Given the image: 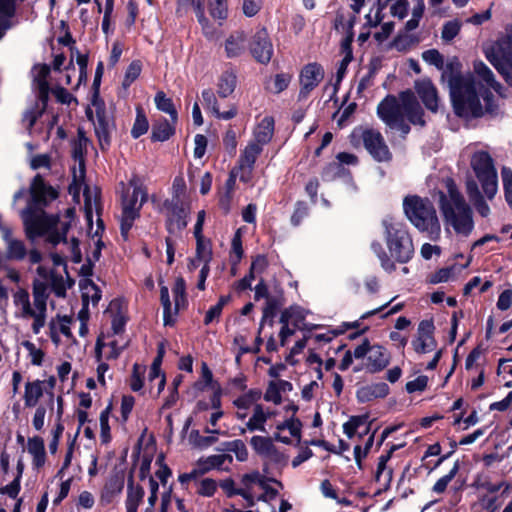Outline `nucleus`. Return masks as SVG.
Segmentation results:
<instances>
[{
    "instance_id": "nucleus-1",
    "label": "nucleus",
    "mask_w": 512,
    "mask_h": 512,
    "mask_svg": "<svg viewBox=\"0 0 512 512\" xmlns=\"http://www.w3.org/2000/svg\"><path fill=\"white\" fill-rule=\"evenodd\" d=\"M30 194L31 201L20 213L26 237L30 241H34L40 236H46V241L52 245L65 242L72 260L79 263L82 256L78 240L72 238L69 243L66 241L70 222L61 220L55 215H48L42 208L57 198V191L52 186L47 185L40 175H36L30 186Z\"/></svg>"
},
{
    "instance_id": "nucleus-2",
    "label": "nucleus",
    "mask_w": 512,
    "mask_h": 512,
    "mask_svg": "<svg viewBox=\"0 0 512 512\" xmlns=\"http://www.w3.org/2000/svg\"><path fill=\"white\" fill-rule=\"evenodd\" d=\"M448 84L455 113L466 119L493 111L491 89L501 94V85L482 61L474 62L472 74L451 76Z\"/></svg>"
},
{
    "instance_id": "nucleus-3",
    "label": "nucleus",
    "mask_w": 512,
    "mask_h": 512,
    "mask_svg": "<svg viewBox=\"0 0 512 512\" xmlns=\"http://www.w3.org/2000/svg\"><path fill=\"white\" fill-rule=\"evenodd\" d=\"M37 276L33 281V305L26 290H18L13 295V301L22 318H32V330L38 334L46 322L48 289L50 288L58 297L65 296L66 284L62 274L57 273L45 265L36 270Z\"/></svg>"
},
{
    "instance_id": "nucleus-4",
    "label": "nucleus",
    "mask_w": 512,
    "mask_h": 512,
    "mask_svg": "<svg viewBox=\"0 0 512 512\" xmlns=\"http://www.w3.org/2000/svg\"><path fill=\"white\" fill-rule=\"evenodd\" d=\"M381 224L389 253L383 249L379 242H372L371 248L380 260L382 268L392 272L395 270L392 259L400 263H406L412 258L414 253L413 242L405 225L399 220L386 216Z\"/></svg>"
},
{
    "instance_id": "nucleus-5",
    "label": "nucleus",
    "mask_w": 512,
    "mask_h": 512,
    "mask_svg": "<svg viewBox=\"0 0 512 512\" xmlns=\"http://www.w3.org/2000/svg\"><path fill=\"white\" fill-rule=\"evenodd\" d=\"M377 114L387 126L404 134L410 130L405 119L412 124L424 125L422 108L410 90L400 93L399 98L387 96L379 103Z\"/></svg>"
},
{
    "instance_id": "nucleus-6",
    "label": "nucleus",
    "mask_w": 512,
    "mask_h": 512,
    "mask_svg": "<svg viewBox=\"0 0 512 512\" xmlns=\"http://www.w3.org/2000/svg\"><path fill=\"white\" fill-rule=\"evenodd\" d=\"M446 189L447 195L440 193V209L446 228L451 227L457 235L468 237L474 229L472 210L453 180H446Z\"/></svg>"
},
{
    "instance_id": "nucleus-7",
    "label": "nucleus",
    "mask_w": 512,
    "mask_h": 512,
    "mask_svg": "<svg viewBox=\"0 0 512 512\" xmlns=\"http://www.w3.org/2000/svg\"><path fill=\"white\" fill-rule=\"evenodd\" d=\"M403 209L409 221L421 232L427 233L433 241L441 236V226L434 206L428 199L418 196H407L403 201Z\"/></svg>"
},
{
    "instance_id": "nucleus-8",
    "label": "nucleus",
    "mask_w": 512,
    "mask_h": 512,
    "mask_svg": "<svg viewBox=\"0 0 512 512\" xmlns=\"http://www.w3.org/2000/svg\"><path fill=\"white\" fill-rule=\"evenodd\" d=\"M146 200L147 193L144 188L138 184L137 180H130L122 193L121 201L120 229L124 239L128 238L129 232L135 220L139 217L140 210Z\"/></svg>"
},
{
    "instance_id": "nucleus-9",
    "label": "nucleus",
    "mask_w": 512,
    "mask_h": 512,
    "mask_svg": "<svg viewBox=\"0 0 512 512\" xmlns=\"http://www.w3.org/2000/svg\"><path fill=\"white\" fill-rule=\"evenodd\" d=\"M471 166L486 198L492 200L498 191V175L491 156L487 152H476Z\"/></svg>"
},
{
    "instance_id": "nucleus-10",
    "label": "nucleus",
    "mask_w": 512,
    "mask_h": 512,
    "mask_svg": "<svg viewBox=\"0 0 512 512\" xmlns=\"http://www.w3.org/2000/svg\"><path fill=\"white\" fill-rule=\"evenodd\" d=\"M484 53L488 61L512 85V36H506L485 47Z\"/></svg>"
},
{
    "instance_id": "nucleus-11",
    "label": "nucleus",
    "mask_w": 512,
    "mask_h": 512,
    "mask_svg": "<svg viewBox=\"0 0 512 512\" xmlns=\"http://www.w3.org/2000/svg\"><path fill=\"white\" fill-rule=\"evenodd\" d=\"M355 359H365L364 368L367 372L377 373L384 370L390 363V353L379 344L371 345L365 339L360 345L353 350Z\"/></svg>"
},
{
    "instance_id": "nucleus-12",
    "label": "nucleus",
    "mask_w": 512,
    "mask_h": 512,
    "mask_svg": "<svg viewBox=\"0 0 512 512\" xmlns=\"http://www.w3.org/2000/svg\"><path fill=\"white\" fill-rule=\"evenodd\" d=\"M287 417L275 426L273 438L287 445H298L302 438V423L295 417L298 406L289 403L285 406Z\"/></svg>"
},
{
    "instance_id": "nucleus-13",
    "label": "nucleus",
    "mask_w": 512,
    "mask_h": 512,
    "mask_svg": "<svg viewBox=\"0 0 512 512\" xmlns=\"http://www.w3.org/2000/svg\"><path fill=\"white\" fill-rule=\"evenodd\" d=\"M87 114L93 121L95 133L101 148H106L110 143V134L114 125L111 115L104 107L103 101L95 97L92 100V108L87 111Z\"/></svg>"
},
{
    "instance_id": "nucleus-14",
    "label": "nucleus",
    "mask_w": 512,
    "mask_h": 512,
    "mask_svg": "<svg viewBox=\"0 0 512 512\" xmlns=\"http://www.w3.org/2000/svg\"><path fill=\"white\" fill-rule=\"evenodd\" d=\"M186 284L182 277H178L172 289L175 307L172 308L169 290L166 286L160 287V299L163 306L164 325H171L174 322V316L177 311L186 304Z\"/></svg>"
},
{
    "instance_id": "nucleus-15",
    "label": "nucleus",
    "mask_w": 512,
    "mask_h": 512,
    "mask_svg": "<svg viewBox=\"0 0 512 512\" xmlns=\"http://www.w3.org/2000/svg\"><path fill=\"white\" fill-rule=\"evenodd\" d=\"M424 1L417 0L416 5L412 9L411 18L405 23V32L399 33L392 42V47L397 51L404 52L416 46L420 39L409 32L415 30L419 26V22L424 13Z\"/></svg>"
},
{
    "instance_id": "nucleus-16",
    "label": "nucleus",
    "mask_w": 512,
    "mask_h": 512,
    "mask_svg": "<svg viewBox=\"0 0 512 512\" xmlns=\"http://www.w3.org/2000/svg\"><path fill=\"white\" fill-rule=\"evenodd\" d=\"M129 345L127 336H111L102 334L97 338L95 345L96 360H115Z\"/></svg>"
},
{
    "instance_id": "nucleus-17",
    "label": "nucleus",
    "mask_w": 512,
    "mask_h": 512,
    "mask_svg": "<svg viewBox=\"0 0 512 512\" xmlns=\"http://www.w3.org/2000/svg\"><path fill=\"white\" fill-rule=\"evenodd\" d=\"M221 409L220 395L215 393L210 400V404L199 401L195 408V415L207 422L204 431L208 434H221L217 428L218 421L223 417Z\"/></svg>"
},
{
    "instance_id": "nucleus-18",
    "label": "nucleus",
    "mask_w": 512,
    "mask_h": 512,
    "mask_svg": "<svg viewBox=\"0 0 512 512\" xmlns=\"http://www.w3.org/2000/svg\"><path fill=\"white\" fill-rule=\"evenodd\" d=\"M264 485L261 486L257 501H263L268 505L270 512H287L292 505L285 499L278 497L282 484L275 479L265 478Z\"/></svg>"
},
{
    "instance_id": "nucleus-19",
    "label": "nucleus",
    "mask_w": 512,
    "mask_h": 512,
    "mask_svg": "<svg viewBox=\"0 0 512 512\" xmlns=\"http://www.w3.org/2000/svg\"><path fill=\"white\" fill-rule=\"evenodd\" d=\"M167 215V228L170 233H177L187 225V217L190 212L189 204H184L177 196L165 203Z\"/></svg>"
},
{
    "instance_id": "nucleus-20",
    "label": "nucleus",
    "mask_w": 512,
    "mask_h": 512,
    "mask_svg": "<svg viewBox=\"0 0 512 512\" xmlns=\"http://www.w3.org/2000/svg\"><path fill=\"white\" fill-rule=\"evenodd\" d=\"M364 146L369 154L378 162L388 161L391 153L381 133L374 129H365L360 132Z\"/></svg>"
},
{
    "instance_id": "nucleus-21",
    "label": "nucleus",
    "mask_w": 512,
    "mask_h": 512,
    "mask_svg": "<svg viewBox=\"0 0 512 512\" xmlns=\"http://www.w3.org/2000/svg\"><path fill=\"white\" fill-rule=\"evenodd\" d=\"M263 147L260 146L257 142H248V144L241 151L240 157L238 159L237 169L239 170V179L244 182H250L252 178V172L254 169V164L261 154Z\"/></svg>"
},
{
    "instance_id": "nucleus-22",
    "label": "nucleus",
    "mask_w": 512,
    "mask_h": 512,
    "mask_svg": "<svg viewBox=\"0 0 512 512\" xmlns=\"http://www.w3.org/2000/svg\"><path fill=\"white\" fill-rule=\"evenodd\" d=\"M324 78V70L317 63H309L305 65L299 76L300 91L299 97L306 98L312 90H314Z\"/></svg>"
},
{
    "instance_id": "nucleus-23",
    "label": "nucleus",
    "mask_w": 512,
    "mask_h": 512,
    "mask_svg": "<svg viewBox=\"0 0 512 512\" xmlns=\"http://www.w3.org/2000/svg\"><path fill=\"white\" fill-rule=\"evenodd\" d=\"M265 478L266 477L261 475L258 471L246 473L241 476V497L245 500L247 506L252 507L257 502V489H260L261 486L265 484Z\"/></svg>"
},
{
    "instance_id": "nucleus-24",
    "label": "nucleus",
    "mask_w": 512,
    "mask_h": 512,
    "mask_svg": "<svg viewBox=\"0 0 512 512\" xmlns=\"http://www.w3.org/2000/svg\"><path fill=\"white\" fill-rule=\"evenodd\" d=\"M422 59L427 64L435 66L438 70H442L443 77L448 81L451 76H456L460 73V62L457 59H452L445 64L443 55L436 49L424 51L422 53Z\"/></svg>"
},
{
    "instance_id": "nucleus-25",
    "label": "nucleus",
    "mask_w": 512,
    "mask_h": 512,
    "mask_svg": "<svg viewBox=\"0 0 512 512\" xmlns=\"http://www.w3.org/2000/svg\"><path fill=\"white\" fill-rule=\"evenodd\" d=\"M274 438L265 436H253L250 440L252 449L265 460L272 463H280L285 457L273 443Z\"/></svg>"
},
{
    "instance_id": "nucleus-26",
    "label": "nucleus",
    "mask_w": 512,
    "mask_h": 512,
    "mask_svg": "<svg viewBox=\"0 0 512 512\" xmlns=\"http://www.w3.org/2000/svg\"><path fill=\"white\" fill-rule=\"evenodd\" d=\"M250 49L252 55L258 62L266 64L271 60L273 47L265 29H261L255 33Z\"/></svg>"
},
{
    "instance_id": "nucleus-27",
    "label": "nucleus",
    "mask_w": 512,
    "mask_h": 512,
    "mask_svg": "<svg viewBox=\"0 0 512 512\" xmlns=\"http://www.w3.org/2000/svg\"><path fill=\"white\" fill-rule=\"evenodd\" d=\"M414 88L425 107L432 112H436L439 108V97L431 80L428 78L417 80Z\"/></svg>"
},
{
    "instance_id": "nucleus-28",
    "label": "nucleus",
    "mask_w": 512,
    "mask_h": 512,
    "mask_svg": "<svg viewBox=\"0 0 512 512\" xmlns=\"http://www.w3.org/2000/svg\"><path fill=\"white\" fill-rule=\"evenodd\" d=\"M276 415V411L271 410L269 408H264L261 404H256L253 407L252 415L246 422V428L242 430V433L245 430L250 432L260 431L266 432V423L267 421Z\"/></svg>"
},
{
    "instance_id": "nucleus-29",
    "label": "nucleus",
    "mask_w": 512,
    "mask_h": 512,
    "mask_svg": "<svg viewBox=\"0 0 512 512\" xmlns=\"http://www.w3.org/2000/svg\"><path fill=\"white\" fill-rule=\"evenodd\" d=\"M202 99L205 110L210 112L214 117L221 120H230L237 114V110L234 106H231L229 110L221 112L217 103L216 96L211 89L202 91Z\"/></svg>"
},
{
    "instance_id": "nucleus-30",
    "label": "nucleus",
    "mask_w": 512,
    "mask_h": 512,
    "mask_svg": "<svg viewBox=\"0 0 512 512\" xmlns=\"http://www.w3.org/2000/svg\"><path fill=\"white\" fill-rule=\"evenodd\" d=\"M232 460V456L228 454H214L198 459L196 467L202 475L213 469H222L227 467L232 463Z\"/></svg>"
},
{
    "instance_id": "nucleus-31",
    "label": "nucleus",
    "mask_w": 512,
    "mask_h": 512,
    "mask_svg": "<svg viewBox=\"0 0 512 512\" xmlns=\"http://www.w3.org/2000/svg\"><path fill=\"white\" fill-rule=\"evenodd\" d=\"M49 73L50 68L45 64L34 66L32 71L34 83L38 90V98L44 104L47 103L50 92L49 84L47 81Z\"/></svg>"
},
{
    "instance_id": "nucleus-32",
    "label": "nucleus",
    "mask_w": 512,
    "mask_h": 512,
    "mask_svg": "<svg viewBox=\"0 0 512 512\" xmlns=\"http://www.w3.org/2000/svg\"><path fill=\"white\" fill-rule=\"evenodd\" d=\"M389 393V386L384 382L373 383L360 387L356 396L359 402L366 403L378 398H384Z\"/></svg>"
},
{
    "instance_id": "nucleus-33",
    "label": "nucleus",
    "mask_w": 512,
    "mask_h": 512,
    "mask_svg": "<svg viewBox=\"0 0 512 512\" xmlns=\"http://www.w3.org/2000/svg\"><path fill=\"white\" fill-rule=\"evenodd\" d=\"M124 487V480L119 476L110 477L105 483L100 493L99 502L101 505L106 506L120 495Z\"/></svg>"
},
{
    "instance_id": "nucleus-34",
    "label": "nucleus",
    "mask_w": 512,
    "mask_h": 512,
    "mask_svg": "<svg viewBox=\"0 0 512 512\" xmlns=\"http://www.w3.org/2000/svg\"><path fill=\"white\" fill-rule=\"evenodd\" d=\"M466 192L471 204L476 211L482 216L487 217L490 214V207L479 191L478 185L474 180L466 182Z\"/></svg>"
},
{
    "instance_id": "nucleus-35",
    "label": "nucleus",
    "mask_w": 512,
    "mask_h": 512,
    "mask_svg": "<svg viewBox=\"0 0 512 512\" xmlns=\"http://www.w3.org/2000/svg\"><path fill=\"white\" fill-rule=\"evenodd\" d=\"M6 244V257L11 260H23L27 255L24 242L13 237L12 231L2 237Z\"/></svg>"
},
{
    "instance_id": "nucleus-36",
    "label": "nucleus",
    "mask_w": 512,
    "mask_h": 512,
    "mask_svg": "<svg viewBox=\"0 0 512 512\" xmlns=\"http://www.w3.org/2000/svg\"><path fill=\"white\" fill-rule=\"evenodd\" d=\"M337 163H331L328 165L324 172H323V178L326 180L332 179L336 174H339L340 172H344V169L342 168L343 164L346 165H356L358 160L357 157L354 154L347 153V152H341L336 156Z\"/></svg>"
},
{
    "instance_id": "nucleus-37",
    "label": "nucleus",
    "mask_w": 512,
    "mask_h": 512,
    "mask_svg": "<svg viewBox=\"0 0 512 512\" xmlns=\"http://www.w3.org/2000/svg\"><path fill=\"white\" fill-rule=\"evenodd\" d=\"M88 139L84 135V132L82 130L78 131V138L73 143V158L75 162L79 165V172L77 174L76 170L74 169V181L76 182L77 179L81 180L84 176V160H83V151L87 147Z\"/></svg>"
},
{
    "instance_id": "nucleus-38",
    "label": "nucleus",
    "mask_w": 512,
    "mask_h": 512,
    "mask_svg": "<svg viewBox=\"0 0 512 512\" xmlns=\"http://www.w3.org/2000/svg\"><path fill=\"white\" fill-rule=\"evenodd\" d=\"M274 131V120L271 117H264L257 127L254 130L253 133V139L250 140V142H257L260 144L261 147H263L265 144H267L272 136Z\"/></svg>"
},
{
    "instance_id": "nucleus-39",
    "label": "nucleus",
    "mask_w": 512,
    "mask_h": 512,
    "mask_svg": "<svg viewBox=\"0 0 512 512\" xmlns=\"http://www.w3.org/2000/svg\"><path fill=\"white\" fill-rule=\"evenodd\" d=\"M144 495V489L140 485H135L132 480L129 481L125 499L126 512H138V508L143 502Z\"/></svg>"
},
{
    "instance_id": "nucleus-40",
    "label": "nucleus",
    "mask_w": 512,
    "mask_h": 512,
    "mask_svg": "<svg viewBox=\"0 0 512 512\" xmlns=\"http://www.w3.org/2000/svg\"><path fill=\"white\" fill-rule=\"evenodd\" d=\"M355 21V15H352L348 10L340 9L338 10L334 20V28L345 34L347 38L351 40Z\"/></svg>"
},
{
    "instance_id": "nucleus-41",
    "label": "nucleus",
    "mask_w": 512,
    "mask_h": 512,
    "mask_svg": "<svg viewBox=\"0 0 512 512\" xmlns=\"http://www.w3.org/2000/svg\"><path fill=\"white\" fill-rule=\"evenodd\" d=\"M225 53L228 58L240 56L246 47V37L243 32L231 34L225 41Z\"/></svg>"
},
{
    "instance_id": "nucleus-42",
    "label": "nucleus",
    "mask_w": 512,
    "mask_h": 512,
    "mask_svg": "<svg viewBox=\"0 0 512 512\" xmlns=\"http://www.w3.org/2000/svg\"><path fill=\"white\" fill-rule=\"evenodd\" d=\"M27 450L33 458V465L37 468L42 467L46 460L43 439L40 437L29 438L27 443Z\"/></svg>"
},
{
    "instance_id": "nucleus-43",
    "label": "nucleus",
    "mask_w": 512,
    "mask_h": 512,
    "mask_svg": "<svg viewBox=\"0 0 512 512\" xmlns=\"http://www.w3.org/2000/svg\"><path fill=\"white\" fill-rule=\"evenodd\" d=\"M175 124L165 118L156 120L152 126V139L161 142L168 140L175 132Z\"/></svg>"
},
{
    "instance_id": "nucleus-44",
    "label": "nucleus",
    "mask_w": 512,
    "mask_h": 512,
    "mask_svg": "<svg viewBox=\"0 0 512 512\" xmlns=\"http://www.w3.org/2000/svg\"><path fill=\"white\" fill-rule=\"evenodd\" d=\"M44 383L40 380L27 382L25 385L24 402L27 407H34L43 396Z\"/></svg>"
},
{
    "instance_id": "nucleus-45",
    "label": "nucleus",
    "mask_w": 512,
    "mask_h": 512,
    "mask_svg": "<svg viewBox=\"0 0 512 512\" xmlns=\"http://www.w3.org/2000/svg\"><path fill=\"white\" fill-rule=\"evenodd\" d=\"M196 238V254L197 259L202 263V267H210L212 260V247L210 240L204 236Z\"/></svg>"
},
{
    "instance_id": "nucleus-46",
    "label": "nucleus",
    "mask_w": 512,
    "mask_h": 512,
    "mask_svg": "<svg viewBox=\"0 0 512 512\" xmlns=\"http://www.w3.org/2000/svg\"><path fill=\"white\" fill-rule=\"evenodd\" d=\"M237 77L234 71L227 70L222 73L218 82V94L219 96L226 98L233 93L236 87Z\"/></svg>"
},
{
    "instance_id": "nucleus-47",
    "label": "nucleus",
    "mask_w": 512,
    "mask_h": 512,
    "mask_svg": "<svg viewBox=\"0 0 512 512\" xmlns=\"http://www.w3.org/2000/svg\"><path fill=\"white\" fill-rule=\"evenodd\" d=\"M82 298L84 305L91 303L96 306L101 299V290L91 280H86L82 285Z\"/></svg>"
},
{
    "instance_id": "nucleus-48",
    "label": "nucleus",
    "mask_w": 512,
    "mask_h": 512,
    "mask_svg": "<svg viewBox=\"0 0 512 512\" xmlns=\"http://www.w3.org/2000/svg\"><path fill=\"white\" fill-rule=\"evenodd\" d=\"M298 313V311L294 310H284L280 317V322L282 324V328L280 330V342L281 345L284 346L286 344L287 339L292 336L297 328H294L290 323L292 321L293 314Z\"/></svg>"
},
{
    "instance_id": "nucleus-49",
    "label": "nucleus",
    "mask_w": 512,
    "mask_h": 512,
    "mask_svg": "<svg viewBox=\"0 0 512 512\" xmlns=\"http://www.w3.org/2000/svg\"><path fill=\"white\" fill-rule=\"evenodd\" d=\"M154 101L158 110L167 113L170 116L173 123L177 122L178 115L174 107V104L172 100L168 98L164 92H157Z\"/></svg>"
},
{
    "instance_id": "nucleus-50",
    "label": "nucleus",
    "mask_w": 512,
    "mask_h": 512,
    "mask_svg": "<svg viewBox=\"0 0 512 512\" xmlns=\"http://www.w3.org/2000/svg\"><path fill=\"white\" fill-rule=\"evenodd\" d=\"M261 398V392L257 390H250L247 393L239 396L233 401L234 406L239 410H249L258 404Z\"/></svg>"
},
{
    "instance_id": "nucleus-51",
    "label": "nucleus",
    "mask_w": 512,
    "mask_h": 512,
    "mask_svg": "<svg viewBox=\"0 0 512 512\" xmlns=\"http://www.w3.org/2000/svg\"><path fill=\"white\" fill-rule=\"evenodd\" d=\"M146 367L144 365L135 363L132 368V373L129 379V386L132 391L139 392L144 386V375Z\"/></svg>"
},
{
    "instance_id": "nucleus-52",
    "label": "nucleus",
    "mask_w": 512,
    "mask_h": 512,
    "mask_svg": "<svg viewBox=\"0 0 512 512\" xmlns=\"http://www.w3.org/2000/svg\"><path fill=\"white\" fill-rule=\"evenodd\" d=\"M394 451V448H392L389 452H387L385 455H381L378 459L377 464V470H376V480L381 481L382 479L384 482L388 483L392 479V470L387 468V462L391 458V454Z\"/></svg>"
},
{
    "instance_id": "nucleus-53",
    "label": "nucleus",
    "mask_w": 512,
    "mask_h": 512,
    "mask_svg": "<svg viewBox=\"0 0 512 512\" xmlns=\"http://www.w3.org/2000/svg\"><path fill=\"white\" fill-rule=\"evenodd\" d=\"M369 418L367 414L351 416L347 422L343 424V431L345 435L352 439L356 436L357 431L361 428V426L365 425V421Z\"/></svg>"
},
{
    "instance_id": "nucleus-54",
    "label": "nucleus",
    "mask_w": 512,
    "mask_h": 512,
    "mask_svg": "<svg viewBox=\"0 0 512 512\" xmlns=\"http://www.w3.org/2000/svg\"><path fill=\"white\" fill-rule=\"evenodd\" d=\"M218 484L212 478H201L195 481V491L203 497H212L217 491Z\"/></svg>"
},
{
    "instance_id": "nucleus-55",
    "label": "nucleus",
    "mask_w": 512,
    "mask_h": 512,
    "mask_svg": "<svg viewBox=\"0 0 512 512\" xmlns=\"http://www.w3.org/2000/svg\"><path fill=\"white\" fill-rule=\"evenodd\" d=\"M462 23L457 20H450L444 23L441 32V38L445 42L452 41L460 32Z\"/></svg>"
},
{
    "instance_id": "nucleus-56",
    "label": "nucleus",
    "mask_w": 512,
    "mask_h": 512,
    "mask_svg": "<svg viewBox=\"0 0 512 512\" xmlns=\"http://www.w3.org/2000/svg\"><path fill=\"white\" fill-rule=\"evenodd\" d=\"M292 80V75L289 73H279L272 79V84L269 87L270 91L279 94L288 88Z\"/></svg>"
},
{
    "instance_id": "nucleus-57",
    "label": "nucleus",
    "mask_w": 512,
    "mask_h": 512,
    "mask_svg": "<svg viewBox=\"0 0 512 512\" xmlns=\"http://www.w3.org/2000/svg\"><path fill=\"white\" fill-rule=\"evenodd\" d=\"M149 123L144 113L138 109L135 122L133 124L131 134L133 138H139L148 131Z\"/></svg>"
},
{
    "instance_id": "nucleus-58",
    "label": "nucleus",
    "mask_w": 512,
    "mask_h": 512,
    "mask_svg": "<svg viewBox=\"0 0 512 512\" xmlns=\"http://www.w3.org/2000/svg\"><path fill=\"white\" fill-rule=\"evenodd\" d=\"M208 5L213 18L223 20L227 17V0H209Z\"/></svg>"
},
{
    "instance_id": "nucleus-59",
    "label": "nucleus",
    "mask_w": 512,
    "mask_h": 512,
    "mask_svg": "<svg viewBox=\"0 0 512 512\" xmlns=\"http://www.w3.org/2000/svg\"><path fill=\"white\" fill-rule=\"evenodd\" d=\"M413 346L417 353H429L435 348V340L433 336H418V338L413 342Z\"/></svg>"
},
{
    "instance_id": "nucleus-60",
    "label": "nucleus",
    "mask_w": 512,
    "mask_h": 512,
    "mask_svg": "<svg viewBox=\"0 0 512 512\" xmlns=\"http://www.w3.org/2000/svg\"><path fill=\"white\" fill-rule=\"evenodd\" d=\"M142 71V64L140 61L135 60L128 66L123 79V86L129 87L140 75Z\"/></svg>"
},
{
    "instance_id": "nucleus-61",
    "label": "nucleus",
    "mask_w": 512,
    "mask_h": 512,
    "mask_svg": "<svg viewBox=\"0 0 512 512\" xmlns=\"http://www.w3.org/2000/svg\"><path fill=\"white\" fill-rule=\"evenodd\" d=\"M85 197V215L89 225L92 224L93 213L96 211L98 215V203H97V195L95 194L94 198H91L90 190L86 188L84 190Z\"/></svg>"
},
{
    "instance_id": "nucleus-62",
    "label": "nucleus",
    "mask_w": 512,
    "mask_h": 512,
    "mask_svg": "<svg viewBox=\"0 0 512 512\" xmlns=\"http://www.w3.org/2000/svg\"><path fill=\"white\" fill-rule=\"evenodd\" d=\"M501 176L506 201L512 208V170L508 167H503L501 170Z\"/></svg>"
},
{
    "instance_id": "nucleus-63",
    "label": "nucleus",
    "mask_w": 512,
    "mask_h": 512,
    "mask_svg": "<svg viewBox=\"0 0 512 512\" xmlns=\"http://www.w3.org/2000/svg\"><path fill=\"white\" fill-rule=\"evenodd\" d=\"M100 423V439L103 444H107L111 440L110 426H109V411L103 410L99 417Z\"/></svg>"
},
{
    "instance_id": "nucleus-64",
    "label": "nucleus",
    "mask_w": 512,
    "mask_h": 512,
    "mask_svg": "<svg viewBox=\"0 0 512 512\" xmlns=\"http://www.w3.org/2000/svg\"><path fill=\"white\" fill-rule=\"evenodd\" d=\"M243 256L241 232L237 230L234 234L231 242V261L233 264H237Z\"/></svg>"
}]
</instances>
